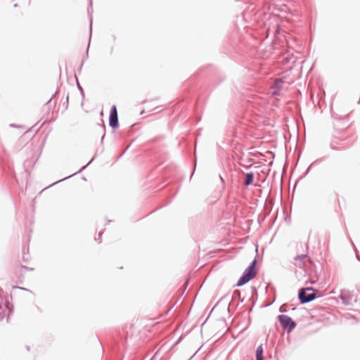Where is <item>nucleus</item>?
I'll use <instances>...</instances> for the list:
<instances>
[{
  "mask_svg": "<svg viewBox=\"0 0 360 360\" xmlns=\"http://www.w3.org/2000/svg\"><path fill=\"white\" fill-rule=\"evenodd\" d=\"M316 295L312 288L302 289L300 290L299 297L302 303L313 300Z\"/></svg>",
  "mask_w": 360,
  "mask_h": 360,
  "instance_id": "f03ea898",
  "label": "nucleus"
},
{
  "mask_svg": "<svg viewBox=\"0 0 360 360\" xmlns=\"http://www.w3.org/2000/svg\"><path fill=\"white\" fill-rule=\"evenodd\" d=\"M254 174L252 173H248L245 174L244 184L246 186L251 185L253 182Z\"/></svg>",
  "mask_w": 360,
  "mask_h": 360,
  "instance_id": "423d86ee",
  "label": "nucleus"
},
{
  "mask_svg": "<svg viewBox=\"0 0 360 360\" xmlns=\"http://www.w3.org/2000/svg\"><path fill=\"white\" fill-rule=\"evenodd\" d=\"M278 319L283 327L288 328L289 330H292L295 326V323L292 320L286 315H280Z\"/></svg>",
  "mask_w": 360,
  "mask_h": 360,
  "instance_id": "7ed1b4c3",
  "label": "nucleus"
},
{
  "mask_svg": "<svg viewBox=\"0 0 360 360\" xmlns=\"http://www.w3.org/2000/svg\"><path fill=\"white\" fill-rule=\"evenodd\" d=\"M257 261L255 259L251 265L247 269L245 274L238 280L237 285L241 286L247 283L256 276L255 265Z\"/></svg>",
  "mask_w": 360,
  "mask_h": 360,
  "instance_id": "f257e3e1",
  "label": "nucleus"
},
{
  "mask_svg": "<svg viewBox=\"0 0 360 360\" xmlns=\"http://www.w3.org/2000/svg\"><path fill=\"white\" fill-rule=\"evenodd\" d=\"M118 124L117 114H110V125L112 127H116Z\"/></svg>",
  "mask_w": 360,
  "mask_h": 360,
  "instance_id": "39448f33",
  "label": "nucleus"
},
{
  "mask_svg": "<svg viewBox=\"0 0 360 360\" xmlns=\"http://www.w3.org/2000/svg\"><path fill=\"white\" fill-rule=\"evenodd\" d=\"M263 349L261 346L258 347L256 351V359L257 360H263Z\"/></svg>",
  "mask_w": 360,
  "mask_h": 360,
  "instance_id": "0eeeda50",
  "label": "nucleus"
},
{
  "mask_svg": "<svg viewBox=\"0 0 360 360\" xmlns=\"http://www.w3.org/2000/svg\"><path fill=\"white\" fill-rule=\"evenodd\" d=\"M305 257L304 255H302V256H299L295 258V259H300V260H302V259H304Z\"/></svg>",
  "mask_w": 360,
  "mask_h": 360,
  "instance_id": "1a4fd4ad",
  "label": "nucleus"
},
{
  "mask_svg": "<svg viewBox=\"0 0 360 360\" xmlns=\"http://www.w3.org/2000/svg\"><path fill=\"white\" fill-rule=\"evenodd\" d=\"M110 112H117V108L115 105L112 107V109L110 110Z\"/></svg>",
  "mask_w": 360,
  "mask_h": 360,
  "instance_id": "6e6552de",
  "label": "nucleus"
},
{
  "mask_svg": "<svg viewBox=\"0 0 360 360\" xmlns=\"http://www.w3.org/2000/svg\"><path fill=\"white\" fill-rule=\"evenodd\" d=\"M283 82L282 79H276L274 82V86L272 89L274 91H272V95L276 96L280 95L279 91L282 89Z\"/></svg>",
  "mask_w": 360,
  "mask_h": 360,
  "instance_id": "20e7f679",
  "label": "nucleus"
}]
</instances>
